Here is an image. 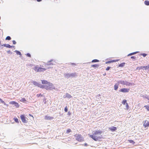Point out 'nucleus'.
Instances as JSON below:
<instances>
[{
  "label": "nucleus",
  "mask_w": 149,
  "mask_h": 149,
  "mask_svg": "<svg viewBox=\"0 0 149 149\" xmlns=\"http://www.w3.org/2000/svg\"><path fill=\"white\" fill-rule=\"evenodd\" d=\"M41 81L42 83V84H45V85L47 84L49 82L47 81L44 80H41Z\"/></svg>",
  "instance_id": "obj_15"
},
{
  "label": "nucleus",
  "mask_w": 149,
  "mask_h": 149,
  "mask_svg": "<svg viewBox=\"0 0 149 149\" xmlns=\"http://www.w3.org/2000/svg\"><path fill=\"white\" fill-rule=\"evenodd\" d=\"M71 132V130L70 129H68L66 131V133H68Z\"/></svg>",
  "instance_id": "obj_31"
},
{
  "label": "nucleus",
  "mask_w": 149,
  "mask_h": 149,
  "mask_svg": "<svg viewBox=\"0 0 149 149\" xmlns=\"http://www.w3.org/2000/svg\"><path fill=\"white\" fill-rule=\"evenodd\" d=\"M85 146H86V145H87V144H86H86H85Z\"/></svg>",
  "instance_id": "obj_45"
},
{
  "label": "nucleus",
  "mask_w": 149,
  "mask_h": 149,
  "mask_svg": "<svg viewBox=\"0 0 149 149\" xmlns=\"http://www.w3.org/2000/svg\"><path fill=\"white\" fill-rule=\"evenodd\" d=\"M76 75V73H72L71 74H65V77L68 78L71 77H74Z\"/></svg>",
  "instance_id": "obj_6"
},
{
  "label": "nucleus",
  "mask_w": 149,
  "mask_h": 149,
  "mask_svg": "<svg viewBox=\"0 0 149 149\" xmlns=\"http://www.w3.org/2000/svg\"><path fill=\"white\" fill-rule=\"evenodd\" d=\"M26 55L28 56L29 57H31V55L29 53L27 54Z\"/></svg>",
  "instance_id": "obj_34"
},
{
  "label": "nucleus",
  "mask_w": 149,
  "mask_h": 149,
  "mask_svg": "<svg viewBox=\"0 0 149 149\" xmlns=\"http://www.w3.org/2000/svg\"><path fill=\"white\" fill-rule=\"evenodd\" d=\"M13 44L14 45L16 43V41L15 40L13 41Z\"/></svg>",
  "instance_id": "obj_37"
},
{
  "label": "nucleus",
  "mask_w": 149,
  "mask_h": 149,
  "mask_svg": "<svg viewBox=\"0 0 149 149\" xmlns=\"http://www.w3.org/2000/svg\"><path fill=\"white\" fill-rule=\"evenodd\" d=\"M110 68V67L109 66H108V67H107V68H106V70H109Z\"/></svg>",
  "instance_id": "obj_35"
},
{
  "label": "nucleus",
  "mask_w": 149,
  "mask_h": 149,
  "mask_svg": "<svg viewBox=\"0 0 149 149\" xmlns=\"http://www.w3.org/2000/svg\"><path fill=\"white\" fill-rule=\"evenodd\" d=\"M144 107L148 111H149V105H145Z\"/></svg>",
  "instance_id": "obj_24"
},
{
  "label": "nucleus",
  "mask_w": 149,
  "mask_h": 149,
  "mask_svg": "<svg viewBox=\"0 0 149 149\" xmlns=\"http://www.w3.org/2000/svg\"><path fill=\"white\" fill-rule=\"evenodd\" d=\"M143 125L145 127H148L149 126V121L148 120H146L144 122Z\"/></svg>",
  "instance_id": "obj_9"
},
{
  "label": "nucleus",
  "mask_w": 149,
  "mask_h": 149,
  "mask_svg": "<svg viewBox=\"0 0 149 149\" xmlns=\"http://www.w3.org/2000/svg\"><path fill=\"white\" fill-rule=\"evenodd\" d=\"M15 106L17 108H18L19 106V104H18V103H17V102H15Z\"/></svg>",
  "instance_id": "obj_26"
},
{
  "label": "nucleus",
  "mask_w": 149,
  "mask_h": 149,
  "mask_svg": "<svg viewBox=\"0 0 149 149\" xmlns=\"http://www.w3.org/2000/svg\"><path fill=\"white\" fill-rule=\"evenodd\" d=\"M7 52H8V53H12V52H10V50H9V51H8Z\"/></svg>",
  "instance_id": "obj_42"
},
{
  "label": "nucleus",
  "mask_w": 149,
  "mask_h": 149,
  "mask_svg": "<svg viewBox=\"0 0 149 149\" xmlns=\"http://www.w3.org/2000/svg\"><path fill=\"white\" fill-rule=\"evenodd\" d=\"M42 87L44 88L47 90H52L53 89H54L55 88L54 87L53 84L50 82H49L47 85L43 86Z\"/></svg>",
  "instance_id": "obj_2"
},
{
  "label": "nucleus",
  "mask_w": 149,
  "mask_h": 149,
  "mask_svg": "<svg viewBox=\"0 0 149 149\" xmlns=\"http://www.w3.org/2000/svg\"><path fill=\"white\" fill-rule=\"evenodd\" d=\"M0 101L1 103L3 104L4 105H6V106L8 105L7 104H6L5 102L1 98H0Z\"/></svg>",
  "instance_id": "obj_23"
},
{
  "label": "nucleus",
  "mask_w": 149,
  "mask_h": 149,
  "mask_svg": "<svg viewBox=\"0 0 149 149\" xmlns=\"http://www.w3.org/2000/svg\"><path fill=\"white\" fill-rule=\"evenodd\" d=\"M6 40H10L11 39V38L9 36H8L6 37Z\"/></svg>",
  "instance_id": "obj_32"
},
{
  "label": "nucleus",
  "mask_w": 149,
  "mask_h": 149,
  "mask_svg": "<svg viewBox=\"0 0 149 149\" xmlns=\"http://www.w3.org/2000/svg\"><path fill=\"white\" fill-rule=\"evenodd\" d=\"M54 119V117H53L45 116V119L46 120H51Z\"/></svg>",
  "instance_id": "obj_11"
},
{
  "label": "nucleus",
  "mask_w": 149,
  "mask_h": 149,
  "mask_svg": "<svg viewBox=\"0 0 149 149\" xmlns=\"http://www.w3.org/2000/svg\"><path fill=\"white\" fill-rule=\"evenodd\" d=\"M72 65H75V63H72L71 64Z\"/></svg>",
  "instance_id": "obj_44"
},
{
  "label": "nucleus",
  "mask_w": 149,
  "mask_h": 149,
  "mask_svg": "<svg viewBox=\"0 0 149 149\" xmlns=\"http://www.w3.org/2000/svg\"><path fill=\"white\" fill-rule=\"evenodd\" d=\"M33 83L35 86L39 87L40 88H42V86H43L41 85L36 81H33Z\"/></svg>",
  "instance_id": "obj_8"
},
{
  "label": "nucleus",
  "mask_w": 149,
  "mask_h": 149,
  "mask_svg": "<svg viewBox=\"0 0 149 149\" xmlns=\"http://www.w3.org/2000/svg\"><path fill=\"white\" fill-rule=\"evenodd\" d=\"M16 102L15 101H11L9 102V104H15Z\"/></svg>",
  "instance_id": "obj_28"
},
{
  "label": "nucleus",
  "mask_w": 149,
  "mask_h": 149,
  "mask_svg": "<svg viewBox=\"0 0 149 149\" xmlns=\"http://www.w3.org/2000/svg\"><path fill=\"white\" fill-rule=\"evenodd\" d=\"M148 100H149V98L148 99Z\"/></svg>",
  "instance_id": "obj_50"
},
{
  "label": "nucleus",
  "mask_w": 149,
  "mask_h": 149,
  "mask_svg": "<svg viewBox=\"0 0 149 149\" xmlns=\"http://www.w3.org/2000/svg\"><path fill=\"white\" fill-rule=\"evenodd\" d=\"M149 68V64H148L147 65L144 66H141L140 67V69H143L145 70H146Z\"/></svg>",
  "instance_id": "obj_10"
},
{
  "label": "nucleus",
  "mask_w": 149,
  "mask_h": 149,
  "mask_svg": "<svg viewBox=\"0 0 149 149\" xmlns=\"http://www.w3.org/2000/svg\"><path fill=\"white\" fill-rule=\"evenodd\" d=\"M137 53V52H133V53H132V55H133V54H136Z\"/></svg>",
  "instance_id": "obj_39"
},
{
  "label": "nucleus",
  "mask_w": 149,
  "mask_h": 149,
  "mask_svg": "<svg viewBox=\"0 0 149 149\" xmlns=\"http://www.w3.org/2000/svg\"><path fill=\"white\" fill-rule=\"evenodd\" d=\"M69 112H68V113L70 114V113Z\"/></svg>",
  "instance_id": "obj_47"
},
{
  "label": "nucleus",
  "mask_w": 149,
  "mask_h": 149,
  "mask_svg": "<svg viewBox=\"0 0 149 149\" xmlns=\"http://www.w3.org/2000/svg\"><path fill=\"white\" fill-rule=\"evenodd\" d=\"M118 60H113L111 61H107L106 62V64L110 63L113 62H116V61H117Z\"/></svg>",
  "instance_id": "obj_16"
},
{
  "label": "nucleus",
  "mask_w": 149,
  "mask_h": 149,
  "mask_svg": "<svg viewBox=\"0 0 149 149\" xmlns=\"http://www.w3.org/2000/svg\"><path fill=\"white\" fill-rule=\"evenodd\" d=\"M2 46H3L4 47H8L9 48H12L13 47H14V46H11L10 45L8 44H4L2 45Z\"/></svg>",
  "instance_id": "obj_13"
},
{
  "label": "nucleus",
  "mask_w": 149,
  "mask_h": 149,
  "mask_svg": "<svg viewBox=\"0 0 149 149\" xmlns=\"http://www.w3.org/2000/svg\"><path fill=\"white\" fill-rule=\"evenodd\" d=\"M14 120L17 123H19V120H18V119L17 118H14Z\"/></svg>",
  "instance_id": "obj_30"
},
{
  "label": "nucleus",
  "mask_w": 149,
  "mask_h": 149,
  "mask_svg": "<svg viewBox=\"0 0 149 149\" xmlns=\"http://www.w3.org/2000/svg\"><path fill=\"white\" fill-rule=\"evenodd\" d=\"M66 97L69 98H70L72 97V96L68 93H67L66 94Z\"/></svg>",
  "instance_id": "obj_21"
},
{
  "label": "nucleus",
  "mask_w": 149,
  "mask_h": 149,
  "mask_svg": "<svg viewBox=\"0 0 149 149\" xmlns=\"http://www.w3.org/2000/svg\"><path fill=\"white\" fill-rule=\"evenodd\" d=\"M74 136L76 137V140L79 141H83L84 140L83 137L81 134H77L74 135Z\"/></svg>",
  "instance_id": "obj_3"
},
{
  "label": "nucleus",
  "mask_w": 149,
  "mask_h": 149,
  "mask_svg": "<svg viewBox=\"0 0 149 149\" xmlns=\"http://www.w3.org/2000/svg\"><path fill=\"white\" fill-rule=\"evenodd\" d=\"M121 65H122V66H123V65H122V64Z\"/></svg>",
  "instance_id": "obj_49"
},
{
  "label": "nucleus",
  "mask_w": 149,
  "mask_h": 149,
  "mask_svg": "<svg viewBox=\"0 0 149 149\" xmlns=\"http://www.w3.org/2000/svg\"><path fill=\"white\" fill-rule=\"evenodd\" d=\"M29 115L30 116L32 117L33 118V119H34V117H33V116H32V115H31V114H29Z\"/></svg>",
  "instance_id": "obj_38"
},
{
  "label": "nucleus",
  "mask_w": 149,
  "mask_h": 149,
  "mask_svg": "<svg viewBox=\"0 0 149 149\" xmlns=\"http://www.w3.org/2000/svg\"><path fill=\"white\" fill-rule=\"evenodd\" d=\"M131 58L132 59H135V57L134 56H132L131 57Z\"/></svg>",
  "instance_id": "obj_40"
},
{
  "label": "nucleus",
  "mask_w": 149,
  "mask_h": 149,
  "mask_svg": "<svg viewBox=\"0 0 149 149\" xmlns=\"http://www.w3.org/2000/svg\"><path fill=\"white\" fill-rule=\"evenodd\" d=\"M128 141L129 143H132L133 145L135 143V142L133 140H128Z\"/></svg>",
  "instance_id": "obj_20"
},
{
  "label": "nucleus",
  "mask_w": 149,
  "mask_h": 149,
  "mask_svg": "<svg viewBox=\"0 0 149 149\" xmlns=\"http://www.w3.org/2000/svg\"><path fill=\"white\" fill-rule=\"evenodd\" d=\"M91 66L94 68H97L99 67V65L98 64H94L92 65Z\"/></svg>",
  "instance_id": "obj_17"
},
{
  "label": "nucleus",
  "mask_w": 149,
  "mask_h": 149,
  "mask_svg": "<svg viewBox=\"0 0 149 149\" xmlns=\"http://www.w3.org/2000/svg\"><path fill=\"white\" fill-rule=\"evenodd\" d=\"M132 55V53H130V54H128L127 56H131Z\"/></svg>",
  "instance_id": "obj_41"
},
{
  "label": "nucleus",
  "mask_w": 149,
  "mask_h": 149,
  "mask_svg": "<svg viewBox=\"0 0 149 149\" xmlns=\"http://www.w3.org/2000/svg\"><path fill=\"white\" fill-rule=\"evenodd\" d=\"M102 131L100 130L93 131L92 134H88L90 137L95 141H100L102 138Z\"/></svg>",
  "instance_id": "obj_1"
},
{
  "label": "nucleus",
  "mask_w": 149,
  "mask_h": 149,
  "mask_svg": "<svg viewBox=\"0 0 149 149\" xmlns=\"http://www.w3.org/2000/svg\"><path fill=\"white\" fill-rule=\"evenodd\" d=\"M119 84H116L114 85V89L115 90H116L118 88V86Z\"/></svg>",
  "instance_id": "obj_18"
},
{
  "label": "nucleus",
  "mask_w": 149,
  "mask_h": 149,
  "mask_svg": "<svg viewBox=\"0 0 149 149\" xmlns=\"http://www.w3.org/2000/svg\"><path fill=\"white\" fill-rule=\"evenodd\" d=\"M20 101L23 102H25L26 101V100L25 98H22L21 100H20Z\"/></svg>",
  "instance_id": "obj_19"
},
{
  "label": "nucleus",
  "mask_w": 149,
  "mask_h": 149,
  "mask_svg": "<svg viewBox=\"0 0 149 149\" xmlns=\"http://www.w3.org/2000/svg\"><path fill=\"white\" fill-rule=\"evenodd\" d=\"M69 112H68V113L70 114V113Z\"/></svg>",
  "instance_id": "obj_48"
},
{
  "label": "nucleus",
  "mask_w": 149,
  "mask_h": 149,
  "mask_svg": "<svg viewBox=\"0 0 149 149\" xmlns=\"http://www.w3.org/2000/svg\"><path fill=\"white\" fill-rule=\"evenodd\" d=\"M122 103L124 105H125V109L128 110L129 109V105L127 103L126 100H123Z\"/></svg>",
  "instance_id": "obj_7"
},
{
  "label": "nucleus",
  "mask_w": 149,
  "mask_h": 149,
  "mask_svg": "<svg viewBox=\"0 0 149 149\" xmlns=\"http://www.w3.org/2000/svg\"><path fill=\"white\" fill-rule=\"evenodd\" d=\"M20 118L23 123H27L28 119L25 116V115L24 114L21 115L20 116Z\"/></svg>",
  "instance_id": "obj_5"
},
{
  "label": "nucleus",
  "mask_w": 149,
  "mask_h": 149,
  "mask_svg": "<svg viewBox=\"0 0 149 149\" xmlns=\"http://www.w3.org/2000/svg\"><path fill=\"white\" fill-rule=\"evenodd\" d=\"M15 52L16 53V54L18 55H21V53L19 51L17 50H15Z\"/></svg>",
  "instance_id": "obj_27"
},
{
  "label": "nucleus",
  "mask_w": 149,
  "mask_h": 149,
  "mask_svg": "<svg viewBox=\"0 0 149 149\" xmlns=\"http://www.w3.org/2000/svg\"><path fill=\"white\" fill-rule=\"evenodd\" d=\"M142 55L143 56V57H145L146 55L147 54H142Z\"/></svg>",
  "instance_id": "obj_36"
},
{
  "label": "nucleus",
  "mask_w": 149,
  "mask_h": 149,
  "mask_svg": "<svg viewBox=\"0 0 149 149\" xmlns=\"http://www.w3.org/2000/svg\"><path fill=\"white\" fill-rule=\"evenodd\" d=\"M42 0H37V1L38 2L41 1Z\"/></svg>",
  "instance_id": "obj_43"
},
{
  "label": "nucleus",
  "mask_w": 149,
  "mask_h": 149,
  "mask_svg": "<svg viewBox=\"0 0 149 149\" xmlns=\"http://www.w3.org/2000/svg\"><path fill=\"white\" fill-rule=\"evenodd\" d=\"M145 4L147 6L149 5V1H144Z\"/></svg>",
  "instance_id": "obj_22"
},
{
  "label": "nucleus",
  "mask_w": 149,
  "mask_h": 149,
  "mask_svg": "<svg viewBox=\"0 0 149 149\" xmlns=\"http://www.w3.org/2000/svg\"><path fill=\"white\" fill-rule=\"evenodd\" d=\"M64 111L65 112H67L68 111V109L67 108V107H66L64 109Z\"/></svg>",
  "instance_id": "obj_33"
},
{
  "label": "nucleus",
  "mask_w": 149,
  "mask_h": 149,
  "mask_svg": "<svg viewBox=\"0 0 149 149\" xmlns=\"http://www.w3.org/2000/svg\"><path fill=\"white\" fill-rule=\"evenodd\" d=\"M130 90V89L129 88H123L122 89V92H129Z\"/></svg>",
  "instance_id": "obj_14"
},
{
  "label": "nucleus",
  "mask_w": 149,
  "mask_h": 149,
  "mask_svg": "<svg viewBox=\"0 0 149 149\" xmlns=\"http://www.w3.org/2000/svg\"><path fill=\"white\" fill-rule=\"evenodd\" d=\"M69 112H68V113L70 114V113Z\"/></svg>",
  "instance_id": "obj_46"
},
{
  "label": "nucleus",
  "mask_w": 149,
  "mask_h": 149,
  "mask_svg": "<svg viewBox=\"0 0 149 149\" xmlns=\"http://www.w3.org/2000/svg\"><path fill=\"white\" fill-rule=\"evenodd\" d=\"M43 96V95L42 94H37L36 95V96L38 97H42Z\"/></svg>",
  "instance_id": "obj_25"
},
{
  "label": "nucleus",
  "mask_w": 149,
  "mask_h": 149,
  "mask_svg": "<svg viewBox=\"0 0 149 149\" xmlns=\"http://www.w3.org/2000/svg\"><path fill=\"white\" fill-rule=\"evenodd\" d=\"M109 129L111 131L113 132L115 131L116 130L117 128L115 127H111L109 128Z\"/></svg>",
  "instance_id": "obj_12"
},
{
  "label": "nucleus",
  "mask_w": 149,
  "mask_h": 149,
  "mask_svg": "<svg viewBox=\"0 0 149 149\" xmlns=\"http://www.w3.org/2000/svg\"><path fill=\"white\" fill-rule=\"evenodd\" d=\"M34 70L36 72H42L46 70V69L45 68L35 66L34 68Z\"/></svg>",
  "instance_id": "obj_4"
},
{
  "label": "nucleus",
  "mask_w": 149,
  "mask_h": 149,
  "mask_svg": "<svg viewBox=\"0 0 149 149\" xmlns=\"http://www.w3.org/2000/svg\"><path fill=\"white\" fill-rule=\"evenodd\" d=\"M99 61L97 59H94L92 61V62L93 63L94 62H97Z\"/></svg>",
  "instance_id": "obj_29"
}]
</instances>
